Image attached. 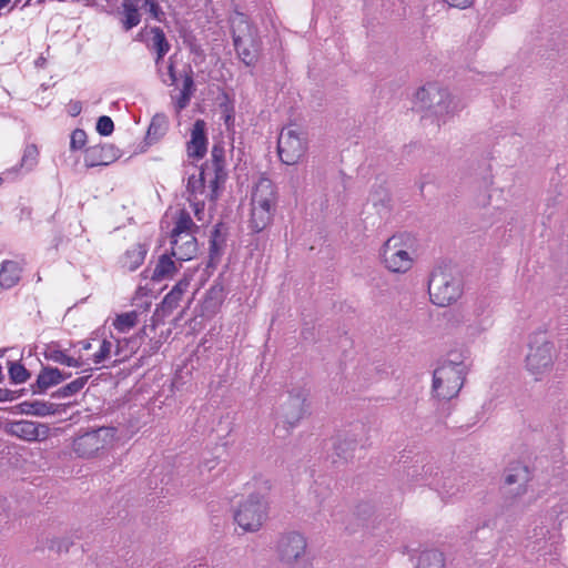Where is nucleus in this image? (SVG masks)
Masks as SVG:
<instances>
[{
  "label": "nucleus",
  "instance_id": "32",
  "mask_svg": "<svg viewBox=\"0 0 568 568\" xmlns=\"http://www.w3.org/2000/svg\"><path fill=\"white\" fill-rule=\"evenodd\" d=\"M70 375H63L60 369L54 367L43 368L37 378V385L41 392L50 388L51 386L58 385Z\"/></svg>",
  "mask_w": 568,
  "mask_h": 568
},
{
  "label": "nucleus",
  "instance_id": "13",
  "mask_svg": "<svg viewBox=\"0 0 568 568\" xmlns=\"http://www.w3.org/2000/svg\"><path fill=\"white\" fill-rule=\"evenodd\" d=\"M202 174L212 175L210 180V190L206 195L211 201L216 200L217 190L226 179L225 172V151L220 144H214L211 150V161L202 165Z\"/></svg>",
  "mask_w": 568,
  "mask_h": 568
},
{
  "label": "nucleus",
  "instance_id": "45",
  "mask_svg": "<svg viewBox=\"0 0 568 568\" xmlns=\"http://www.w3.org/2000/svg\"><path fill=\"white\" fill-rule=\"evenodd\" d=\"M114 130V123L112 119L108 115H102L97 121V131L101 135L108 136Z\"/></svg>",
  "mask_w": 568,
  "mask_h": 568
},
{
  "label": "nucleus",
  "instance_id": "2",
  "mask_svg": "<svg viewBox=\"0 0 568 568\" xmlns=\"http://www.w3.org/2000/svg\"><path fill=\"white\" fill-rule=\"evenodd\" d=\"M416 100L437 120L438 125L445 124L465 108L459 98L436 83L420 88L416 92Z\"/></svg>",
  "mask_w": 568,
  "mask_h": 568
},
{
  "label": "nucleus",
  "instance_id": "36",
  "mask_svg": "<svg viewBox=\"0 0 568 568\" xmlns=\"http://www.w3.org/2000/svg\"><path fill=\"white\" fill-rule=\"evenodd\" d=\"M138 323V313L135 311L116 315L113 326L119 333H126Z\"/></svg>",
  "mask_w": 568,
  "mask_h": 568
},
{
  "label": "nucleus",
  "instance_id": "30",
  "mask_svg": "<svg viewBox=\"0 0 568 568\" xmlns=\"http://www.w3.org/2000/svg\"><path fill=\"white\" fill-rule=\"evenodd\" d=\"M415 568H446V559L442 551L437 549L423 550Z\"/></svg>",
  "mask_w": 568,
  "mask_h": 568
},
{
  "label": "nucleus",
  "instance_id": "1",
  "mask_svg": "<svg viewBox=\"0 0 568 568\" xmlns=\"http://www.w3.org/2000/svg\"><path fill=\"white\" fill-rule=\"evenodd\" d=\"M468 356L465 352H450L433 374V393L442 400H449L460 392L468 373Z\"/></svg>",
  "mask_w": 568,
  "mask_h": 568
},
{
  "label": "nucleus",
  "instance_id": "17",
  "mask_svg": "<svg viewBox=\"0 0 568 568\" xmlns=\"http://www.w3.org/2000/svg\"><path fill=\"white\" fill-rule=\"evenodd\" d=\"M206 124L203 120L199 119L194 122L191 130V139L187 142V155L194 159H202L207 149Z\"/></svg>",
  "mask_w": 568,
  "mask_h": 568
},
{
  "label": "nucleus",
  "instance_id": "18",
  "mask_svg": "<svg viewBox=\"0 0 568 568\" xmlns=\"http://www.w3.org/2000/svg\"><path fill=\"white\" fill-rule=\"evenodd\" d=\"M529 479L530 476L527 466L517 463L507 469L505 485L509 487V493L521 496L526 493V485Z\"/></svg>",
  "mask_w": 568,
  "mask_h": 568
},
{
  "label": "nucleus",
  "instance_id": "39",
  "mask_svg": "<svg viewBox=\"0 0 568 568\" xmlns=\"http://www.w3.org/2000/svg\"><path fill=\"white\" fill-rule=\"evenodd\" d=\"M38 149L34 144H29L26 146L19 169H26V171L32 170V168L37 164L38 161Z\"/></svg>",
  "mask_w": 568,
  "mask_h": 568
},
{
  "label": "nucleus",
  "instance_id": "3",
  "mask_svg": "<svg viewBox=\"0 0 568 568\" xmlns=\"http://www.w3.org/2000/svg\"><path fill=\"white\" fill-rule=\"evenodd\" d=\"M277 194L274 183L265 176L258 179L251 199L250 229L262 232L272 222L276 207Z\"/></svg>",
  "mask_w": 568,
  "mask_h": 568
},
{
  "label": "nucleus",
  "instance_id": "54",
  "mask_svg": "<svg viewBox=\"0 0 568 568\" xmlns=\"http://www.w3.org/2000/svg\"><path fill=\"white\" fill-rule=\"evenodd\" d=\"M80 345H81L82 349H84V351H88L92 347V345L89 341H82V342H80Z\"/></svg>",
  "mask_w": 568,
  "mask_h": 568
},
{
  "label": "nucleus",
  "instance_id": "24",
  "mask_svg": "<svg viewBox=\"0 0 568 568\" xmlns=\"http://www.w3.org/2000/svg\"><path fill=\"white\" fill-rule=\"evenodd\" d=\"M140 36L144 37L142 40L151 52L171 50V43L169 42L165 32L160 27H151L150 29L144 28L140 32Z\"/></svg>",
  "mask_w": 568,
  "mask_h": 568
},
{
  "label": "nucleus",
  "instance_id": "31",
  "mask_svg": "<svg viewBox=\"0 0 568 568\" xmlns=\"http://www.w3.org/2000/svg\"><path fill=\"white\" fill-rule=\"evenodd\" d=\"M22 267L17 261H3L0 268V284H17L22 280Z\"/></svg>",
  "mask_w": 568,
  "mask_h": 568
},
{
  "label": "nucleus",
  "instance_id": "51",
  "mask_svg": "<svg viewBox=\"0 0 568 568\" xmlns=\"http://www.w3.org/2000/svg\"><path fill=\"white\" fill-rule=\"evenodd\" d=\"M475 203L479 207H486L490 203V194H488L487 191L480 192L475 197Z\"/></svg>",
  "mask_w": 568,
  "mask_h": 568
},
{
  "label": "nucleus",
  "instance_id": "12",
  "mask_svg": "<svg viewBox=\"0 0 568 568\" xmlns=\"http://www.w3.org/2000/svg\"><path fill=\"white\" fill-rule=\"evenodd\" d=\"M307 141L305 134L297 128L286 126L278 136L277 152L286 165H294L305 155Z\"/></svg>",
  "mask_w": 568,
  "mask_h": 568
},
{
  "label": "nucleus",
  "instance_id": "16",
  "mask_svg": "<svg viewBox=\"0 0 568 568\" xmlns=\"http://www.w3.org/2000/svg\"><path fill=\"white\" fill-rule=\"evenodd\" d=\"M560 536L558 534H549L545 527L534 530V535L529 537L527 548L532 552H539L542 556L557 552Z\"/></svg>",
  "mask_w": 568,
  "mask_h": 568
},
{
  "label": "nucleus",
  "instance_id": "35",
  "mask_svg": "<svg viewBox=\"0 0 568 568\" xmlns=\"http://www.w3.org/2000/svg\"><path fill=\"white\" fill-rule=\"evenodd\" d=\"M166 116L163 114L154 115L146 132V139L149 143H153L158 141L161 136H163L166 132Z\"/></svg>",
  "mask_w": 568,
  "mask_h": 568
},
{
  "label": "nucleus",
  "instance_id": "59",
  "mask_svg": "<svg viewBox=\"0 0 568 568\" xmlns=\"http://www.w3.org/2000/svg\"><path fill=\"white\" fill-rule=\"evenodd\" d=\"M555 201H556V199L548 200L547 206L550 207V205H555Z\"/></svg>",
  "mask_w": 568,
  "mask_h": 568
},
{
  "label": "nucleus",
  "instance_id": "38",
  "mask_svg": "<svg viewBox=\"0 0 568 568\" xmlns=\"http://www.w3.org/2000/svg\"><path fill=\"white\" fill-rule=\"evenodd\" d=\"M182 286H173V288L165 295L161 303V310L164 314L171 313L182 298Z\"/></svg>",
  "mask_w": 568,
  "mask_h": 568
},
{
  "label": "nucleus",
  "instance_id": "57",
  "mask_svg": "<svg viewBox=\"0 0 568 568\" xmlns=\"http://www.w3.org/2000/svg\"><path fill=\"white\" fill-rule=\"evenodd\" d=\"M159 348H160V343L155 342L154 345L152 346V352L155 353V352H158Z\"/></svg>",
  "mask_w": 568,
  "mask_h": 568
},
{
  "label": "nucleus",
  "instance_id": "5",
  "mask_svg": "<svg viewBox=\"0 0 568 568\" xmlns=\"http://www.w3.org/2000/svg\"><path fill=\"white\" fill-rule=\"evenodd\" d=\"M233 44L241 61L252 67L258 60L261 40L257 30L243 13H237L232 21Z\"/></svg>",
  "mask_w": 568,
  "mask_h": 568
},
{
  "label": "nucleus",
  "instance_id": "47",
  "mask_svg": "<svg viewBox=\"0 0 568 568\" xmlns=\"http://www.w3.org/2000/svg\"><path fill=\"white\" fill-rule=\"evenodd\" d=\"M192 95L193 94L187 93V92H182V91L180 92V95L178 97V99L175 101V108H176L178 112L182 111L183 109H185L189 105Z\"/></svg>",
  "mask_w": 568,
  "mask_h": 568
},
{
  "label": "nucleus",
  "instance_id": "53",
  "mask_svg": "<svg viewBox=\"0 0 568 568\" xmlns=\"http://www.w3.org/2000/svg\"><path fill=\"white\" fill-rule=\"evenodd\" d=\"M30 3H31V0H14L13 7L21 4V8H26V7L30 6Z\"/></svg>",
  "mask_w": 568,
  "mask_h": 568
},
{
  "label": "nucleus",
  "instance_id": "40",
  "mask_svg": "<svg viewBox=\"0 0 568 568\" xmlns=\"http://www.w3.org/2000/svg\"><path fill=\"white\" fill-rule=\"evenodd\" d=\"M9 376L12 383L14 384H22L27 382V379L30 377V373L27 371V368L20 364V363H10L9 366Z\"/></svg>",
  "mask_w": 568,
  "mask_h": 568
},
{
  "label": "nucleus",
  "instance_id": "56",
  "mask_svg": "<svg viewBox=\"0 0 568 568\" xmlns=\"http://www.w3.org/2000/svg\"><path fill=\"white\" fill-rule=\"evenodd\" d=\"M44 62H45V59L41 57V58H39V59L36 61V65H38V67H42V65L44 64Z\"/></svg>",
  "mask_w": 568,
  "mask_h": 568
},
{
  "label": "nucleus",
  "instance_id": "46",
  "mask_svg": "<svg viewBox=\"0 0 568 568\" xmlns=\"http://www.w3.org/2000/svg\"><path fill=\"white\" fill-rule=\"evenodd\" d=\"M182 92H187L193 94L195 91L194 88V80H193V70L191 65H187V71H184L183 74V88L181 90Z\"/></svg>",
  "mask_w": 568,
  "mask_h": 568
},
{
  "label": "nucleus",
  "instance_id": "48",
  "mask_svg": "<svg viewBox=\"0 0 568 568\" xmlns=\"http://www.w3.org/2000/svg\"><path fill=\"white\" fill-rule=\"evenodd\" d=\"M20 396V393L17 390H11L8 388H0V403L3 402H12Z\"/></svg>",
  "mask_w": 568,
  "mask_h": 568
},
{
  "label": "nucleus",
  "instance_id": "50",
  "mask_svg": "<svg viewBox=\"0 0 568 568\" xmlns=\"http://www.w3.org/2000/svg\"><path fill=\"white\" fill-rule=\"evenodd\" d=\"M169 51L170 50H162L161 52L154 51V53H155L154 64H155L158 73H161V69H163L164 57L168 54Z\"/></svg>",
  "mask_w": 568,
  "mask_h": 568
},
{
  "label": "nucleus",
  "instance_id": "14",
  "mask_svg": "<svg viewBox=\"0 0 568 568\" xmlns=\"http://www.w3.org/2000/svg\"><path fill=\"white\" fill-rule=\"evenodd\" d=\"M4 432L26 442H38L48 438L50 428L47 424L21 419L7 422Z\"/></svg>",
  "mask_w": 568,
  "mask_h": 568
},
{
  "label": "nucleus",
  "instance_id": "33",
  "mask_svg": "<svg viewBox=\"0 0 568 568\" xmlns=\"http://www.w3.org/2000/svg\"><path fill=\"white\" fill-rule=\"evenodd\" d=\"M196 229H197V226L193 222L190 213L185 210H180L178 212L174 227L171 232V236L179 237V235H182V234L194 233V231Z\"/></svg>",
  "mask_w": 568,
  "mask_h": 568
},
{
  "label": "nucleus",
  "instance_id": "52",
  "mask_svg": "<svg viewBox=\"0 0 568 568\" xmlns=\"http://www.w3.org/2000/svg\"><path fill=\"white\" fill-rule=\"evenodd\" d=\"M82 110V106H81V103L75 101V102H70L69 103V112L71 115L75 116L78 115Z\"/></svg>",
  "mask_w": 568,
  "mask_h": 568
},
{
  "label": "nucleus",
  "instance_id": "44",
  "mask_svg": "<svg viewBox=\"0 0 568 568\" xmlns=\"http://www.w3.org/2000/svg\"><path fill=\"white\" fill-rule=\"evenodd\" d=\"M162 82L166 85H174L178 81L176 73H175V67L172 61V58H170V62L166 67V71H163L161 69V73H159Z\"/></svg>",
  "mask_w": 568,
  "mask_h": 568
},
{
  "label": "nucleus",
  "instance_id": "41",
  "mask_svg": "<svg viewBox=\"0 0 568 568\" xmlns=\"http://www.w3.org/2000/svg\"><path fill=\"white\" fill-rule=\"evenodd\" d=\"M371 201L373 202L374 206H381L383 210L388 211L389 203H390V196L387 192V190L379 187L378 191H375L371 195Z\"/></svg>",
  "mask_w": 568,
  "mask_h": 568
},
{
  "label": "nucleus",
  "instance_id": "8",
  "mask_svg": "<svg viewBox=\"0 0 568 568\" xmlns=\"http://www.w3.org/2000/svg\"><path fill=\"white\" fill-rule=\"evenodd\" d=\"M308 392L303 387L292 388L281 402L276 416L287 430L295 428L308 414Z\"/></svg>",
  "mask_w": 568,
  "mask_h": 568
},
{
  "label": "nucleus",
  "instance_id": "55",
  "mask_svg": "<svg viewBox=\"0 0 568 568\" xmlns=\"http://www.w3.org/2000/svg\"><path fill=\"white\" fill-rule=\"evenodd\" d=\"M18 171V168H12L10 170H7L6 172H3V175L6 176H10L11 174L16 173Z\"/></svg>",
  "mask_w": 568,
  "mask_h": 568
},
{
  "label": "nucleus",
  "instance_id": "49",
  "mask_svg": "<svg viewBox=\"0 0 568 568\" xmlns=\"http://www.w3.org/2000/svg\"><path fill=\"white\" fill-rule=\"evenodd\" d=\"M448 6L458 8V9H467L473 6L474 0H443Z\"/></svg>",
  "mask_w": 568,
  "mask_h": 568
},
{
  "label": "nucleus",
  "instance_id": "61",
  "mask_svg": "<svg viewBox=\"0 0 568 568\" xmlns=\"http://www.w3.org/2000/svg\"><path fill=\"white\" fill-rule=\"evenodd\" d=\"M45 0H38L37 3H42L44 2Z\"/></svg>",
  "mask_w": 568,
  "mask_h": 568
},
{
  "label": "nucleus",
  "instance_id": "15",
  "mask_svg": "<svg viewBox=\"0 0 568 568\" xmlns=\"http://www.w3.org/2000/svg\"><path fill=\"white\" fill-rule=\"evenodd\" d=\"M120 150L113 144L104 143L85 150L84 163L88 168L106 166L120 158Z\"/></svg>",
  "mask_w": 568,
  "mask_h": 568
},
{
  "label": "nucleus",
  "instance_id": "58",
  "mask_svg": "<svg viewBox=\"0 0 568 568\" xmlns=\"http://www.w3.org/2000/svg\"><path fill=\"white\" fill-rule=\"evenodd\" d=\"M11 0H0V7L4 8Z\"/></svg>",
  "mask_w": 568,
  "mask_h": 568
},
{
  "label": "nucleus",
  "instance_id": "43",
  "mask_svg": "<svg viewBox=\"0 0 568 568\" xmlns=\"http://www.w3.org/2000/svg\"><path fill=\"white\" fill-rule=\"evenodd\" d=\"M87 143V133L82 129H75L71 133L70 149L73 151L81 150Z\"/></svg>",
  "mask_w": 568,
  "mask_h": 568
},
{
  "label": "nucleus",
  "instance_id": "29",
  "mask_svg": "<svg viewBox=\"0 0 568 568\" xmlns=\"http://www.w3.org/2000/svg\"><path fill=\"white\" fill-rule=\"evenodd\" d=\"M47 359L69 366V367H82L85 363L79 356L78 358L71 357L65 354L64 351L58 348L57 345H49L44 352Z\"/></svg>",
  "mask_w": 568,
  "mask_h": 568
},
{
  "label": "nucleus",
  "instance_id": "19",
  "mask_svg": "<svg viewBox=\"0 0 568 568\" xmlns=\"http://www.w3.org/2000/svg\"><path fill=\"white\" fill-rule=\"evenodd\" d=\"M197 251V242L193 233L171 236V253L179 261L191 260Z\"/></svg>",
  "mask_w": 568,
  "mask_h": 568
},
{
  "label": "nucleus",
  "instance_id": "20",
  "mask_svg": "<svg viewBox=\"0 0 568 568\" xmlns=\"http://www.w3.org/2000/svg\"><path fill=\"white\" fill-rule=\"evenodd\" d=\"M226 239L227 227L225 226V224H215L210 235L209 266H214L220 262L221 256L223 255L224 248L226 246Z\"/></svg>",
  "mask_w": 568,
  "mask_h": 568
},
{
  "label": "nucleus",
  "instance_id": "7",
  "mask_svg": "<svg viewBox=\"0 0 568 568\" xmlns=\"http://www.w3.org/2000/svg\"><path fill=\"white\" fill-rule=\"evenodd\" d=\"M556 358L555 345L545 333L534 334L528 344L526 355V369L535 377L541 379L549 374Z\"/></svg>",
  "mask_w": 568,
  "mask_h": 568
},
{
  "label": "nucleus",
  "instance_id": "34",
  "mask_svg": "<svg viewBox=\"0 0 568 568\" xmlns=\"http://www.w3.org/2000/svg\"><path fill=\"white\" fill-rule=\"evenodd\" d=\"M74 544V540L69 535H62V536H47L44 538V547H47L50 551H53L55 554H65L69 551V549Z\"/></svg>",
  "mask_w": 568,
  "mask_h": 568
},
{
  "label": "nucleus",
  "instance_id": "26",
  "mask_svg": "<svg viewBox=\"0 0 568 568\" xmlns=\"http://www.w3.org/2000/svg\"><path fill=\"white\" fill-rule=\"evenodd\" d=\"M175 271L174 261L169 255L164 254L158 260L154 268L151 271L150 278L155 282L171 280ZM149 272V270L143 271L142 275L144 278H149V275H146Z\"/></svg>",
  "mask_w": 568,
  "mask_h": 568
},
{
  "label": "nucleus",
  "instance_id": "60",
  "mask_svg": "<svg viewBox=\"0 0 568 568\" xmlns=\"http://www.w3.org/2000/svg\"><path fill=\"white\" fill-rule=\"evenodd\" d=\"M140 333L145 334V328H142Z\"/></svg>",
  "mask_w": 568,
  "mask_h": 568
},
{
  "label": "nucleus",
  "instance_id": "21",
  "mask_svg": "<svg viewBox=\"0 0 568 568\" xmlns=\"http://www.w3.org/2000/svg\"><path fill=\"white\" fill-rule=\"evenodd\" d=\"M460 271L456 264L450 261L438 262L429 274L428 284H452L460 281Z\"/></svg>",
  "mask_w": 568,
  "mask_h": 568
},
{
  "label": "nucleus",
  "instance_id": "4",
  "mask_svg": "<svg viewBox=\"0 0 568 568\" xmlns=\"http://www.w3.org/2000/svg\"><path fill=\"white\" fill-rule=\"evenodd\" d=\"M271 489L268 480H262V490L250 494L234 513V520L245 531H257L267 518L268 501L266 493Z\"/></svg>",
  "mask_w": 568,
  "mask_h": 568
},
{
  "label": "nucleus",
  "instance_id": "23",
  "mask_svg": "<svg viewBox=\"0 0 568 568\" xmlns=\"http://www.w3.org/2000/svg\"><path fill=\"white\" fill-rule=\"evenodd\" d=\"M212 175L202 174V169L200 170L199 176L192 175L187 180L186 191L189 193V201L195 206V214H199L200 206L203 209L204 201L199 199V195H202L206 192V183L210 184V180Z\"/></svg>",
  "mask_w": 568,
  "mask_h": 568
},
{
  "label": "nucleus",
  "instance_id": "9",
  "mask_svg": "<svg viewBox=\"0 0 568 568\" xmlns=\"http://www.w3.org/2000/svg\"><path fill=\"white\" fill-rule=\"evenodd\" d=\"M142 12L150 16L151 19L162 22L165 13L160 7L158 0H123L119 10L120 24L124 31H130L140 24Z\"/></svg>",
  "mask_w": 568,
  "mask_h": 568
},
{
  "label": "nucleus",
  "instance_id": "42",
  "mask_svg": "<svg viewBox=\"0 0 568 568\" xmlns=\"http://www.w3.org/2000/svg\"><path fill=\"white\" fill-rule=\"evenodd\" d=\"M112 351V343L108 339H103L100 344L99 351L93 354L92 362L94 364H101L106 361Z\"/></svg>",
  "mask_w": 568,
  "mask_h": 568
},
{
  "label": "nucleus",
  "instance_id": "27",
  "mask_svg": "<svg viewBox=\"0 0 568 568\" xmlns=\"http://www.w3.org/2000/svg\"><path fill=\"white\" fill-rule=\"evenodd\" d=\"M149 247L145 244L136 243L125 251L121 258L122 267L128 271H135L148 254Z\"/></svg>",
  "mask_w": 568,
  "mask_h": 568
},
{
  "label": "nucleus",
  "instance_id": "10",
  "mask_svg": "<svg viewBox=\"0 0 568 568\" xmlns=\"http://www.w3.org/2000/svg\"><path fill=\"white\" fill-rule=\"evenodd\" d=\"M114 427H100L73 439L72 450L80 458L94 457L99 452L111 447L115 440Z\"/></svg>",
  "mask_w": 568,
  "mask_h": 568
},
{
  "label": "nucleus",
  "instance_id": "37",
  "mask_svg": "<svg viewBox=\"0 0 568 568\" xmlns=\"http://www.w3.org/2000/svg\"><path fill=\"white\" fill-rule=\"evenodd\" d=\"M89 379V376H82L79 378H75L74 381L70 382L69 384L60 387L54 394V397L58 398H68L73 396L74 394L79 393L84 385L87 384Z\"/></svg>",
  "mask_w": 568,
  "mask_h": 568
},
{
  "label": "nucleus",
  "instance_id": "22",
  "mask_svg": "<svg viewBox=\"0 0 568 568\" xmlns=\"http://www.w3.org/2000/svg\"><path fill=\"white\" fill-rule=\"evenodd\" d=\"M429 300L434 305L446 307L457 302L462 295V286H427Z\"/></svg>",
  "mask_w": 568,
  "mask_h": 568
},
{
  "label": "nucleus",
  "instance_id": "25",
  "mask_svg": "<svg viewBox=\"0 0 568 568\" xmlns=\"http://www.w3.org/2000/svg\"><path fill=\"white\" fill-rule=\"evenodd\" d=\"M359 443L361 439L357 433L345 432L337 435L334 442V450L341 458L348 459L353 456Z\"/></svg>",
  "mask_w": 568,
  "mask_h": 568
},
{
  "label": "nucleus",
  "instance_id": "6",
  "mask_svg": "<svg viewBox=\"0 0 568 568\" xmlns=\"http://www.w3.org/2000/svg\"><path fill=\"white\" fill-rule=\"evenodd\" d=\"M414 239L407 233L390 236L382 251L385 267L393 273H406L414 263Z\"/></svg>",
  "mask_w": 568,
  "mask_h": 568
},
{
  "label": "nucleus",
  "instance_id": "11",
  "mask_svg": "<svg viewBox=\"0 0 568 568\" xmlns=\"http://www.w3.org/2000/svg\"><path fill=\"white\" fill-rule=\"evenodd\" d=\"M306 538L297 531H287L280 536L276 541V555L281 562L291 567L300 568L306 557Z\"/></svg>",
  "mask_w": 568,
  "mask_h": 568
},
{
  "label": "nucleus",
  "instance_id": "28",
  "mask_svg": "<svg viewBox=\"0 0 568 568\" xmlns=\"http://www.w3.org/2000/svg\"><path fill=\"white\" fill-rule=\"evenodd\" d=\"M21 414L44 417L57 412L55 404L44 400L23 402L18 405Z\"/></svg>",
  "mask_w": 568,
  "mask_h": 568
}]
</instances>
